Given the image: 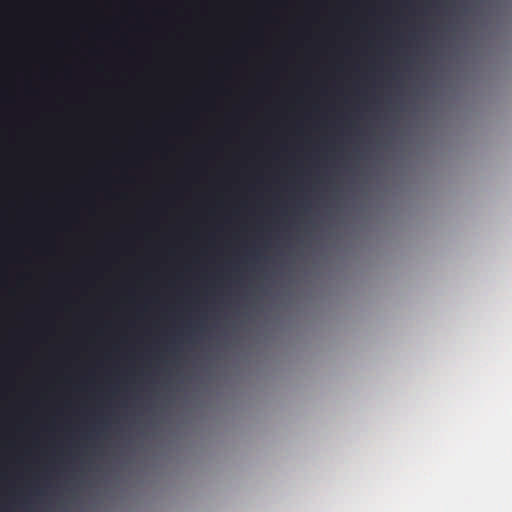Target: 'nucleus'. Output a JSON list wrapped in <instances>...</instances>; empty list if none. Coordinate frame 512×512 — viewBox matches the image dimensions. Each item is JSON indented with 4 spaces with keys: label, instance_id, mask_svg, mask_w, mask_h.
<instances>
[{
    "label": "nucleus",
    "instance_id": "f257e3e1",
    "mask_svg": "<svg viewBox=\"0 0 512 512\" xmlns=\"http://www.w3.org/2000/svg\"><path fill=\"white\" fill-rule=\"evenodd\" d=\"M372 102L375 103L376 105L380 104L381 100H380V97L378 96H373L371 98Z\"/></svg>",
    "mask_w": 512,
    "mask_h": 512
},
{
    "label": "nucleus",
    "instance_id": "f03ea898",
    "mask_svg": "<svg viewBox=\"0 0 512 512\" xmlns=\"http://www.w3.org/2000/svg\"><path fill=\"white\" fill-rule=\"evenodd\" d=\"M355 112H356V106H355ZM354 134H355V137H356V123L354 125ZM354 156L356 157V143L354 144Z\"/></svg>",
    "mask_w": 512,
    "mask_h": 512
},
{
    "label": "nucleus",
    "instance_id": "7ed1b4c3",
    "mask_svg": "<svg viewBox=\"0 0 512 512\" xmlns=\"http://www.w3.org/2000/svg\"><path fill=\"white\" fill-rule=\"evenodd\" d=\"M354 24L356 25V19L354 20Z\"/></svg>",
    "mask_w": 512,
    "mask_h": 512
},
{
    "label": "nucleus",
    "instance_id": "20e7f679",
    "mask_svg": "<svg viewBox=\"0 0 512 512\" xmlns=\"http://www.w3.org/2000/svg\"><path fill=\"white\" fill-rule=\"evenodd\" d=\"M354 69L356 70V64L354 65Z\"/></svg>",
    "mask_w": 512,
    "mask_h": 512
},
{
    "label": "nucleus",
    "instance_id": "39448f33",
    "mask_svg": "<svg viewBox=\"0 0 512 512\" xmlns=\"http://www.w3.org/2000/svg\"><path fill=\"white\" fill-rule=\"evenodd\" d=\"M354 260L356 261V255L354 256Z\"/></svg>",
    "mask_w": 512,
    "mask_h": 512
},
{
    "label": "nucleus",
    "instance_id": "423d86ee",
    "mask_svg": "<svg viewBox=\"0 0 512 512\" xmlns=\"http://www.w3.org/2000/svg\"><path fill=\"white\" fill-rule=\"evenodd\" d=\"M354 4L356 5V0H354Z\"/></svg>",
    "mask_w": 512,
    "mask_h": 512
}]
</instances>
